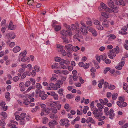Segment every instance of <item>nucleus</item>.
Here are the masks:
<instances>
[{"instance_id":"nucleus-38","label":"nucleus","mask_w":128,"mask_h":128,"mask_svg":"<svg viewBox=\"0 0 128 128\" xmlns=\"http://www.w3.org/2000/svg\"><path fill=\"white\" fill-rule=\"evenodd\" d=\"M24 101L23 102V104L25 105H28L30 103V101L27 99H24Z\"/></svg>"},{"instance_id":"nucleus-64","label":"nucleus","mask_w":128,"mask_h":128,"mask_svg":"<svg viewBox=\"0 0 128 128\" xmlns=\"http://www.w3.org/2000/svg\"><path fill=\"white\" fill-rule=\"evenodd\" d=\"M54 72L55 73L58 74H60L62 73V72L61 71L58 70H54Z\"/></svg>"},{"instance_id":"nucleus-9","label":"nucleus","mask_w":128,"mask_h":128,"mask_svg":"<svg viewBox=\"0 0 128 128\" xmlns=\"http://www.w3.org/2000/svg\"><path fill=\"white\" fill-rule=\"evenodd\" d=\"M57 122L55 120H53L52 121L48 123V125L51 128H53L55 125L57 124Z\"/></svg>"},{"instance_id":"nucleus-40","label":"nucleus","mask_w":128,"mask_h":128,"mask_svg":"<svg viewBox=\"0 0 128 128\" xmlns=\"http://www.w3.org/2000/svg\"><path fill=\"white\" fill-rule=\"evenodd\" d=\"M62 38L63 39L64 42L66 44L68 43V40L65 37H62Z\"/></svg>"},{"instance_id":"nucleus-35","label":"nucleus","mask_w":128,"mask_h":128,"mask_svg":"<svg viewBox=\"0 0 128 128\" xmlns=\"http://www.w3.org/2000/svg\"><path fill=\"white\" fill-rule=\"evenodd\" d=\"M54 30L56 31H58L60 30L61 29L60 26V25H56L54 26Z\"/></svg>"},{"instance_id":"nucleus-25","label":"nucleus","mask_w":128,"mask_h":128,"mask_svg":"<svg viewBox=\"0 0 128 128\" xmlns=\"http://www.w3.org/2000/svg\"><path fill=\"white\" fill-rule=\"evenodd\" d=\"M80 30L84 35H86L87 34L88 32L87 30L86 29V28H81Z\"/></svg>"},{"instance_id":"nucleus-59","label":"nucleus","mask_w":128,"mask_h":128,"mask_svg":"<svg viewBox=\"0 0 128 128\" xmlns=\"http://www.w3.org/2000/svg\"><path fill=\"white\" fill-rule=\"evenodd\" d=\"M62 59H61V58L59 57H57L55 58V60L56 62H60H60L62 60Z\"/></svg>"},{"instance_id":"nucleus-11","label":"nucleus","mask_w":128,"mask_h":128,"mask_svg":"<svg viewBox=\"0 0 128 128\" xmlns=\"http://www.w3.org/2000/svg\"><path fill=\"white\" fill-rule=\"evenodd\" d=\"M101 15L102 16L100 17V20L101 21L103 19V17L106 18H107L109 17L108 14L105 12H103L102 13Z\"/></svg>"},{"instance_id":"nucleus-32","label":"nucleus","mask_w":128,"mask_h":128,"mask_svg":"<svg viewBox=\"0 0 128 128\" xmlns=\"http://www.w3.org/2000/svg\"><path fill=\"white\" fill-rule=\"evenodd\" d=\"M5 125V122L4 120L3 119H2L0 120V125L2 126V128H4V126Z\"/></svg>"},{"instance_id":"nucleus-51","label":"nucleus","mask_w":128,"mask_h":128,"mask_svg":"<svg viewBox=\"0 0 128 128\" xmlns=\"http://www.w3.org/2000/svg\"><path fill=\"white\" fill-rule=\"evenodd\" d=\"M44 112L47 114H49L50 113L51 110V108H47L45 109L44 110Z\"/></svg>"},{"instance_id":"nucleus-17","label":"nucleus","mask_w":128,"mask_h":128,"mask_svg":"<svg viewBox=\"0 0 128 128\" xmlns=\"http://www.w3.org/2000/svg\"><path fill=\"white\" fill-rule=\"evenodd\" d=\"M86 122L87 123L90 122L92 124H95L96 123L95 121L92 117H89L86 120Z\"/></svg>"},{"instance_id":"nucleus-1","label":"nucleus","mask_w":128,"mask_h":128,"mask_svg":"<svg viewBox=\"0 0 128 128\" xmlns=\"http://www.w3.org/2000/svg\"><path fill=\"white\" fill-rule=\"evenodd\" d=\"M119 51V49L118 46H116V48L112 49L111 50H110L108 55L109 58L111 59H113L114 58L113 56H115L116 54H116L118 53Z\"/></svg>"},{"instance_id":"nucleus-18","label":"nucleus","mask_w":128,"mask_h":128,"mask_svg":"<svg viewBox=\"0 0 128 128\" xmlns=\"http://www.w3.org/2000/svg\"><path fill=\"white\" fill-rule=\"evenodd\" d=\"M8 35L9 36V38L11 39H14L16 37V35L14 32L10 33L6 35V36Z\"/></svg>"},{"instance_id":"nucleus-44","label":"nucleus","mask_w":128,"mask_h":128,"mask_svg":"<svg viewBox=\"0 0 128 128\" xmlns=\"http://www.w3.org/2000/svg\"><path fill=\"white\" fill-rule=\"evenodd\" d=\"M108 88L111 90H113L115 88V86L114 85L110 84L108 85Z\"/></svg>"},{"instance_id":"nucleus-63","label":"nucleus","mask_w":128,"mask_h":128,"mask_svg":"<svg viewBox=\"0 0 128 128\" xmlns=\"http://www.w3.org/2000/svg\"><path fill=\"white\" fill-rule=\"evenodd\" d=\"M99 30H102L103 29V26L100 24L96 27Z\"/></svg>"},{"instance_id":"nucleus-34","label":"nucleus","mask_w":128,"mask_h":128,"mask_svg":"<svg viewBox=\"0 0 128 128\" xmlns=\"http://www.w3.org/2000/svg\"><path fill=\"white\" fill-rule=\"evenodd\" d=\"M0 115L2 116L5 119H6L7 116V114L6 112H3L0 113Z\"/></svg>"},{"instance_id":"nucleus-27","label":"nucleus","mask_w":128,"mask_h":128,"mask_svg":"<svg viewBox=\"0 0 128 128\" xmlns=\"http://www.w3.org/2000/svg\"><path fill=\"white\" fill-rule=\"evenodd\" d=\"M34 95V93L32 92L31 94H26L25 95V96L28 97L30 99L32 98Z\"/></svg>"},{"instance_id":"nucleus-4","label":"nucleus","mask_w":128,"mask_h":128,"mask_svg":"<svg viewBox=\"0 0 128 128\" xmlns=\"http://www.w3.org/2000/svg\"><path fill=\"white\" fill-rule=\"evenodd\" d=\"M102 113L101 112H98L96 114L94 115V116L96 118H98V121H101L104 120L106 118L104 116H102Z\"/></svg>"},{"instance_id":"nucleus-3","label":"nucleus","mask_w":128,"mask_h":128,"mask_svg":"<svg viewBox=\"0 0 128 128\" xmlns=\"http://www.w3.org/2000/svg\"><path fill=\"white\" fill-rule=\"evenodd\" d=\"M68 26L67 27V28L68 29L67 30H64L60 31V33L61 34L66 36H70L72 35V32L69 26Z\"/></svg>"},{"instance_id":"nucleus-49","label":"nucleus","mask_w":128,"mask_h":128,"mask_svg":"<svg viewBox=\"0 0 128 128\" xmlns=\"http://www.w3.org/2000/svg\"><path fill=\"white\" fill-rule=\"evenodd\" d=\"M128 86V85L125 82L123 83V88L124 90H126Z\"/></svg>"},{"instance_id":"nucleus-43","label":"nucleus","mask_w":128,"mask_h":128,"mask_svg":"<svg viewBox=\"0 0 128 128\" xmlns=\"http://www.w3.org/2000/svg\"><path fill=\"white\" fill-rule=\"evenodd\" d=\"M35 86L37 89H41L42 88V86L41 84L38 83H37L36 84V85Z\"/></svg>"},{"instance_id":"nucleus-7","label":"nucleus","mask_w":128,"mask_h":128,"mask_svg":"<svg viewBox=\"0 0 128 128\" xmlns=\"http://www.w3.org/2000/svg\"><path fill=\"white\" fill-rule=\"evenodd\" d=\"M20 119H25L26 118V121H28L30 119V117L29 116H26V114L25 113H23L20 114Z\"/></svg>"},{"instance_id":"nucleus-45","label":"nucleus","mask_w":128,"mask_h":128,"mask_svg":"<svg viewBox=\"0 0 128 128\" xmlns=\"http://www.w3.org/2000/svg\"><path fill=\"white\" fill-rule=\"evenodd\" d=\"M51 110L53 113L54 114H56L58 112L56 108H51Z\"/></svg>"},{"instance_id":"nucleus-56","label":"nucleus","mask_w":128,"mask_h":128,"mask_svg":"<svg viewBox=\"0 0 128 128\" xmlns=\"http://www.w3.org/2000/svg\"><path fill=\"white\" fill-rule=\"evenodd\" d=\"M119 33L120 34L123 35H126L128 34L127 32L123 31H120L119 32Z\"/></svg>"},{"instance_id":"nucleus-14","label":"nucleus","mask_w":128,"mask_h":128,"mask_svg":"<svg viewBox=\"0 0 128 128\" xmlns=\"http://www.w3.org/2000/svg\"><path fill=\"white\" fill-rule=\"evenodd\" d=\"M72 46L71 44H67L65 46V48L67 51H71L72 50Z\"/></svg>"},{"instance_id":"nucleus-15","label":"nucleus","mask_w":128,"mask_h":128,"mask_svg":"<svg viewBox=\"0 0 128 128\" xmlns=\"http://www.w3.org/2000/svg\"><path fill=\"white\" fill-rule=\"evenodd\" d=\"M8 28L11 30H14L16 28V26L14 25H13L12 21H10V22Z\"/></svg>"},{"instance_id":"nucleus-28","label":"nucleus","mask_w":128,"mask_h":128,"mask_svg":"<svg viewBox=\"0 0 128 128\" xmlns=\"http://www.w3.org/2000/svg\"><path fill=\"white\" fill-rule=\"evenodd\" d=\"M108 36L109 37L108 40H111V39H114L116 38L115 35L113 34H110L108 35Z\"/></svg>"},{"instance_id":"nucleus-2","label":"nucleus","mask_w":128,"mask_h":128,"mask_svg":"<svg viewBox=\"0 0 128 128\" xmlns=\"http://www.w3.org/2000/svg\"><path fill=\"white\" fill-rule=\"evenodd\" d=\"M100 5L101 7L98 8V9L100 11L102 10V9L105 10V11L108 12L110 13L114 11L112 8H108L106 5L103 2L101 3Z\"/></svg>"},{"instance_id":"nucleus-24","label":"nucleus","mask_w":128,"mask_h":128,"mask_svg":"<svg viewBox=\"0 0 128 128\" xmlns=\"http://www.w3.org/2000/svg\"><path fill=\"white\" fill-rule=\"evenodd\" d=\"M97 106L98 108V109L99 110V111L100 112L102 111V108H103L104 107V105H103V106H102L100 103H98L97 104Z\"/></svg>"},{"instance_id":"nucleus-46","label":"nucleus","mask_w":128,"mask_h":128,"mask_svg":"<svg viewBox=\"0 0 128 128\" xmlns=\"http://www.w3.org/2000/svg\"><path fill=\"white\" fill-rule=\"evenodd\" d=\"M20 124L22 125H24L26 122L25 119H20Z\"/></svg>"},{"instance_id":"nucleus-48","label":"nucleus","mask_w":128,"mask_h":128,"mask_svg":"<svg viewBox=\"0 0 128 128\" xmlns=\"http://www.w3.org/2000/svg\"><path fill=\"white\" fill-rule=\"evenodd\" d=\"M20 79V78L18 76H15L14 77L12 78L14 82H17Z\"/></svg>"},{"instance_id":"nucleus-36","label":"nucleus","mask_w":128,"mask_h":128,"mask_svg":"<svg viewBox=\"0 0 128 128\" xmlns=\"http://www.w3.org/2000/svg\"><path fill=\"white\" fill-rule=\"evenodd\" d=\"M118 94L117 93H114L112 96V99L113 100H116L117 98Z\"/></svg>"},{"instance_id":"nucleus-19","label":"nucleus","mask_w":128,"mask_h":128,"mask_svg":"<svg viewBox=\"0 0 128 128\" xmlns=\"http://www.w3.org/2000/svg\"><path fill=\"white\" fill-rule=\"evenodd\" d=\"M27 53V51L26 50H24V52H20L19 56V58L20 59L22 56V57H25Z\"/></svg>"},{"instance_id":"nucleus-22","label":"nucleus","mask_w":128,"mask_h":128,"mask_svg":"<svg viewBox=\"0 0 128 128\" xmlns=\"http://www.w3.org/2000/svg\"><path fill=\"white\" fill-rule=\"evenodd\" d=\"M21 50L20 47L19 46H16L14 47L13 49V51L15 53L20 51Z\"/></svg>"},{"instance_id":"nucleus-47","label":"nucleus","mask_w":128,"mask_h":128,"mask_svg":"<svg viewBox=\"0 0 128 128\" xmlns=\"http://www.w3.org/2000/svg\"><path fill=\"white\" fill-rule=\"evenodd\" d=\"M30 81L31 82V83L32 85H34L36 83L35 80L33 78H30Z\"/></svg>"},{"instance_id":"nucleus-8","label":"nucleus","mask_w":128,"mask_h":128,"mask_svg":"<svg viewBox=\"0 0 128 128\" xmlns=\"http://www.w3.org/2000/svg\"><path fill=\"white\" fill-rule=\"evenodd\" d=\"M69 122V120L66 118L61 119L60 121V124L62 126H64L67 123Z\"/></svg>"},{"instance_id":"nucleus-31","label":"nucleus","mask_w":128,"mask_h":128,"mask_svg":"<svg viewBox=\"0 0 128 128\" xmlns=\"http://www.w3.org/2000/svg\"><path fill=\"white\" fill-rule=\"evenodd\" d=\"M34 1L33 0H28L27 3L29 6H33L34 3Z\"/></svg>"},{"instance_id":"nucleus-37","label":"nucleus","mask_w":128,"mask_h":128,"mask_svg":"<svg viewBox=\"0 0 128 128\" xmlns=\"http://www.w3.org/2000/svg\"><path fill=\"white\" fill-rule=\"evenodd\" d=\"M108 108L107 107H106L104 110V112L106 116H108L109 115V112L108 111Z\"/></svg>"},{"instance_id":"nucleus-53","label":"nucleus","mask_w":128,"mask_h":128,"mask_svg":"<svg viewBox=\"0 0 128 128\" xmlns=\"http://www.w3.org/2000/svg\"><path fill=\"white\" fill-rule=\"evenodd\" d=\"M28 73V72L26 71L21 76V78L22 79H24L25 78Z\"/></svg>"},{"instance_id":"nucleus-16","label":"nucleus","mask_w":128,"mask_h":128,"mask_svg":"<svg viewBox=\"0 0 128 128\" xmlns=\"http://www.w3.org/2000/svg\"><path fill=\"white\" fill-rule=\"evenodd\" d=\"M101 21H103L102 22V24L104 26V27L106 28H108V27L109 23L106 19H102Z\"/></svg>"},{"instance_id":"nucleus-12","label":"nucleus","mask_w":128,"mask_h":128,"mask_svg":"<svg viewBox=\"0 0 128 128\" xmlns=\"http://www.w3.org/2000/svg\"><path fill=\"white\" fill-rule=\"evenodd\" d=\"M87 28H89L88 30L92 32L93 36H97L98 34L97 32L94 29H93L92 28L90 27H89V28H88V26L87 27Z\"/></svg>"},{"instance_id":"nucleus-39","label":"nucleus","mask_w":128,"mask_h":128,"mask_svg":"<svg viewBox=\"0 0 128 128\" xmlns=\"http://www.w3.org/2000/svg\"><path fill=\"white\" fill-rule=\"evenodd\" d=\"M60 64L59 66V67L62 69H67L68 67L65 66L62 63H60Z\"/></svg>"},{"instance_id":"nucleus-62","label":"nucleus","mask_w":128,"mask_h":128,"mask_svg":"<svg viewBox=\"0 0 128 128\" xmlns=\"http://www.w3.org/2000/svg\"><path fill=\"white\" fill-rule=\"evenodd\" d=\"M124 58V57H122V61H121L120 62L119 64L120 65L122 66H123L125 64V62L124 61L122 60L123 59V58Z\"/></svg>"},{"instance_id":"nucleus-30","label":"nucleus","mask_w":128,"mask_h":128,"mask_svg":"<svg viewBox=\"0 0 128 128\" xmlns=\"http://www.w3.org/2000/svg\"><path fill=\"white\" fill-rule=\"evenodd\" d=\"M57 75L55 74H53L52 75V77L50 78V80L52 81H56L57 79L56 78Z\"/></svg>"},{"instance_id":"nucleus-33","label":"nucleus","mask_w":128,"mask_h":128,"mask_svg":"<svg viewBox=\"0 0 128 128\" xmlns=\"http://www.w3.org/2000/svg\"><path fill=\"white\" fill-rule=\"evenodd\" d=\"M103 57V56H102V55H100L99 56H96V58L97 61L98 62H100L101 58L103 60H104V59H103V58H102Z\"/></svg>"},{"instance_id":"nucleus-41","label":"nucleus","mask_w":128,"mask_h":128,"mask_svg":"<svg viewBox=\"0 0 128 128\" xmlns=\"http://www.w3.org/2000/svg\"><path fill=\"white\" fill-rule=\"evenodd\" d=\"M10 93L8 92H6L5 94V97L6 98L8 99L9 100H10Z\"/></svg>"},{"instance_id":"nucleus-61","label":"nucleus","mask_w":128,"mask_h":128,"mask_svg":"<svg viewBox=\"0 0 128 128\" xmlns=\"http://www.w3.org/2000/svg\"><path fill=\"white\" fill-rule=\"evenodd\" d=\"M30 82L29 81H26L24 84L25 86L28 87L30 86Z\"/></svg>"},{"instance_id":"nucleus-54","label":"nucleus","mask_w":128,"mask_h":128,"mask_svg":"<svg viewBox=\"0 0 128 128\" xmlns=\"http://www.w3.org/2000/svg\"><path fill=\"white\" fill-rule=\"evenodd\" d=\"M89 66L90 64L89 63H86L85 64H84L83 68L85 69H86L89 68Z\"/></svg>"},{"instance_id":"nucleus-10","label":"nucleus","mask_w":128,"mask_h":128,"mask_svg":"<svg viewBox=\"0 0 128 128\" xmlns=\"http://www.w3.org/2000/svg\"><path fill=\"white\" fill-rule=\"evenodd\" d=\"M116 103L118 106L121 108L126 107L127 106V103L125 102H120L118 101Z\"/></svg>"},{"instance_id":"nucleus-42","label":"nucleus","mask_w":128,"mask_h":128,"mask_svg":"<svg viewBox=\"0 0 128 128\" xmlns=\"http://www.w3.org/2000/svg\"><path fill=\"white\" fill-rule=\"evenodd\" d=\"M80 48L77 46H72V50L76 52L78 50H80Z\"/></svg>"},{"instance_id":"nucleus-26","label":"nucleus","mask_w":128,"mask_h":128,"mask_svg":"<svg viewBox=\"0 0 128 128\" xmlns=\"http://www.w3.org/2000/svg\"><path fill=\"white\" fill-rule=\"evenodd\" d=\"M70 62L68 60H64L63 59H62V60L60 62V63H62L66 64L68 65L70 64Z\"/></svg>"},{"instance_id":"nucleus-50","label":"nucleus","mask_w":128,"mask_h":128,"mask_svg":"<svg viewBox=\"0 0 128 128\" xmlns=\"http://www.w3.org/2000/svg\"><path fill=\"white\" fill-rule=\"evenodd\" d=\"M34 69L36 72H39L40 70V68L37 66H35L34 68Z\"/></svg>"},{"instance_id":"nucleus-21","label":"nucleus","mask_w":128,"mask_h":128,"mask_svg":"<svg viewBox=\"0 0 128 128\" xmlns=\"http://www.w3.org/2000/svg\"><path fill=\"white\" fill-rule=\"evenodd\" d=\"M116 3L118 5H121L124 6L125 5V2L122 0H119L118 1H117Z\"/></svg>"},{"instance_id":"nucleus-52","label":"nucleus","mask_w":128,"mask_h":128,"mask_svg":"<svg viewBox=\"0 0 128 128\" xmlns=\"http://www.w3.org/2000/svg\"><path fill=\"white\" fill-rule=\"evenodd\" d=\"M58 92L60 96H62L63 94L64 90L60 88Z\"/></svg>"},{"instance_id":"nucleus-13","label":"nucleus","mask_w":128,"mask_h":128,"mask_svg":"<svg viewBox=\"0 0 128 128\" xmlns=\"http://www.w3.org/2000/svg\"><path fill=\"white\" fill-rule=\"evenodd\" d=\"M49 87H47V89L48 90H50L52 88L53 90H57L56 87H55V84H54L53 83H51L49 86Z\"/></svg>"},{"instance_id":"nucleus-20","label":"nucleus","mask_w":128,"mask_h":128,"mask_svg":"<svg viewBox=\"0 0 128 128\" xmlns=\"http://www.w3.org/2000/svg\"><path fill=\"white\" fill-rule=\"evenodd\" d=\"M108 3L109 6L112 8H114V4L112 0H108Z\"/></svg>"},{"instance_id":"nucleus-6","label":"nucleus","mask_w":128,"mask_h":128,"mask_svg":"<svg viewBox=\"0 0 128 128\" xmlns=\"http://www.w3.org/2000/svg\"><path fill=\"white\" fill-rule=\"evenodd\" d=\"M39 96L42 100H45L48 97L47 94H45V92L43 91H42L39 93Z\"/></svg>"},{"instance_id":"nucleus-60","label":"nucleus","mask_w":128,"mask_h":128,"mask_svg":"<svg viewBox=\"0 0 128 128\" xmlns=\"http://www.w3.org/2000/svg\"><path fill=\"white\" fill-rule=\"evenodd\" d=\"M58 102H53L50 104V105L52 106H56L57 105V103Z\"/></svg>"},{"instance_id":"nucleus-23","label":"nucleus","mask_w":128,"mask_h":128,"mask_svg":"<svg viewBox=\"0 0 128 128\" xmlns=\"http://www.w3.org/2000/svg\"><path fill=\"white\" fill-rule=\"evenodd\" d=\"M56 47L57 48L59 52L62 51V50L63 49V46L60 44H57L56 45Z\"/></svg>"},{"instance_id":"nucleus-58","label":"nucleus","mask_w":128,"mask_h":128,"mask_svg":"<svg viewBox=\"0 0 128 128\" xmlns=\"http://www.w3.org/2000/svg\"><path fill=\"white\" fill-rule=\"evenodd\" d=\"M70 106L69 104H66L64 106V108L66 110V111L67 112H69V110L68 109Z\"/></svg>"},{"instance_id":"nucleus-29","label":"nucleus","mask_w":128,"mask_h":128,"mask_svg":"<svg viewBox=\"0 0 128 128\" xmlns=\"http://www.w3.org/2000/svg\"><path fill=\"white\" fill-rule=\"evenodd\" d=\"M86 24L88 26H92V23L91 20L90 18H88V20L86 22Z\"/></svg>"},{"instance_id":"nucleus-57","label":"nucleus","mask_w":128,"mask_h":128,"mask_svg":"<svg viewBox=\"0 0 128 128\" xmlns=\"http://www.w3.org/2000/svg\"><path fill=\"white\" fill-rule=\"evenodd\" d=\"M118 100L119 101V102H124L125 100L124 98L122 96H120Z\"/></svg>"},{"instance_id":"nucleus-5","label":"nucleus","mask_w":128,"mask_h":128,"mask_svg":"<svg viewBox=\"0 0 128 128\" xmlns=\"http://www.w3.org/2000/svg\"><path fill=\"white\" fill-rule=\"evenodd\" d=\"M47 94L48 95L52 96L54 99L56 100H57L58 98L59 97L58 94L53 91L48 92H47Z\"/></svg>"},{"instance_id":"nucleus-55","label":"nucleus","mask_w":128,"mask_h":128,"mask_svg":"<svg viewBox=\"0 0 128 128\" xmlns=\"http://www.w3.org/2000/svg\"><path fill=\"white\" fill-rule=\"evenodd\" d=\"M42 123L44 124H46L48 122V119L46 118H42Z\"/></svg>"}]
</instances>
